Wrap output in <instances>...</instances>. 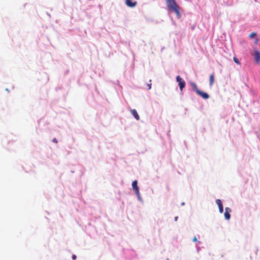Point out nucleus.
Segmentation results:
<instances>
[{
    "mask_svg": "<svg viewBox=\"0 0 260 260\" xmlns=\"http://www.w3.org/2000/svg\"><path fill=\"white\" fill-rule=\"evenodd\" d=\"M167 7L169 9L174 11L177 15L178 18L180 17V13L178 7L175 0H166Z\"/></svg>",
    "mask_w": 260,
    "mask_h": 260,
    "instance_id": "f257e3e1",
    "label": "nucleus"
},
{
    "mask_svg": "<svg viewBox=\"0 0 260 260\" xmlns=\"http://www.w3.org/2000/svg\"><path fill=\"white\" fill-rule=\"evenodd\" d=\"M176 81L178 83L180 90L182 91L185 85L184 80L180 76H177L176 77Z\"/></svg>",
    "mask_w": 260,
    "mask_h": 260,
    "instance_id": "f03ea898",
    "label": "nucleus"
},
{
    "mask_svg": "<svg viewBox=\"0 0 260 260\" xmlns=\"http://www.w3.org/2000/svg\"><path fill=\"white\" fill-rule=\"evenodd\" d=\"M254 57L255 62L258 63L260 61V52L258 50H254Z\"/></svg>",
    "mask_w": 260,
    "mask_h": 260,
    "instance_id": "7ed1b4c3",
    "label": "nucleus"
},
{
    "mask_svg": "<svg viewBox=\"0 0 260 260\" xmlns=\"http://www.w3.org/2000/svg\"><path fill=\"white\" fill-rule=\"evenodd\" d=\"M231 212V209L229 207H226L225 208V212H224V217L225 219L229 220L231 217L230 212Z\"/></svg>",
    "mask_w": 260,
    "mask_h": 260,
    "instance_id": "20e7f679",
    "label": "nucleus"
},
{
    "mask_svg": "<svg viewBox=\"0 0 260 260\" xmlns=\"http://www.w3.org/2000/svg\"><path fill=\"white\" fill-rule=\"evenodd\" d=\"M197 94L201 96L204 99H208L209 97L208 94L206 92L198 90Z\"/></svg>",
    "mask_w": 260,
    "mask_h": 260,
    "instance_id": "39448f33",
    "label": "nucleus"
},
{
    "mask_svg": "<svg viewBox=\"0 0 260 260\" xmlns=\"http://www.w3.org/2000/svg\"><path fill=\"white\" fill-rule=\"evenodd\" d=\"M138 182H137V180H135L132 183V187H133V190H134L135 191V193H138L139 192V188L138 186Z\"/></svg>",
    "mask_w": 260,
    "mask_h": 260,
    "instance_id": "423d86ee",
    "label": "nucleus"
},
{
    "mask_svg": "<svg viewBox=\"0 0 260 260\" xmlns=\"http://www.w3.org/2000/svg\"><path fill=\"white\" fill-rule=\"evenodd\" d=\"M216 203L218 206L219 212L222 213L223 212V207L221 201L220 199H217L216 201Z\"/></svg>",
    "mask_w": 260,
    "mask_h": 260,
    "instance_id": "0eeeda50",
    "label": "nucleus"
},
{
    "mask_svg": "<svg viewBox=\"0 0 260 260\" xmlns=\"http://www.w3.org/2000/svg\"><path fill=\"white\" fill-rule=\"evenodd\" d=\"M125 4L128 7L133 8L136 6L137 2H132L131 0H126Z\"/></svg>",
    "mask_w": 260,
    "mask_h": 260,
    "instance_id": "6e6552de",
    "label": "nucleus"
},
{
    "mask_svg": "<svg viewBox=\"0 0 260 260\" xmlns=\"http://www.w3.org/2000/svg\"><path fill=\"white\" fill-rule=\"evenodd\" d=\"M131 114L133 115V116L137 120H139L140 117L135 109H132L131 110Z\"/></svg>",
    "mask_w": 260,
    "mask_h": 260,
    "instance_id": "1a4fd4ad",
    "label": "nucleus"
},
{
    "mask_svg": "<svg viewBox=\"0 0 260 260\" xmlns=\"http://www.w3.org/2000/svg\"><path fill=\"white\" fill-rule=\"evenodd\" d=\"M191 85L193 89L196 91V93H197L198 90H200L198 89L197 85L194 83H191Z\"/></svg>",
    "mask_w": 260,
    "mask_h": 260,
    "instance_id": "9d476101",
    "label": "nucleus"
},
{
    "mask_svg": "<svg viewBox=\"0 0 260 260\" xmlns=\"http://www.w3.org/2000/svg\"><path fill=\"white\" fill-rule=\"evenodd\" d=\"M214 81V77L213 74L210 76V85H212Z\"/></svg>",
    "mask_w": 260,
    "mask_h": 260,
    "instance_id": "9b49d317",
    "label": "nucleus"
},
{
    "mask_svg": "<svg viewBox=\"0 0 260 260\" xmlns=\"http://www.w3.org/2000/svg\"><path fill=\"white\" fill-rule=\"evenodd\" d=\"M137 196V199L138 200L140 201L141 202H143V200H142V197H141V195H140V192H138V193H135Z\"/></svg>",
    "mask_w": 260,
    "mask_h": 260,
    "instance_id": "f8f14e48",
    "label": "nucleus"
},
{
    "mask_svg": "<svg viewBox=\"0 0 260 260\" xmlns=\"http://www.w3.org/2000/svg\"><path fill=\"white\" fill-rule=\"evenodd\" d=\"M233 59H234V61H235V63H236L238 64H240V62L239 61V59L237 57H234Z\"/></svg>",
    "mask_w": 260,
    "mask_h": 260,
    "instance_id": "ddd939ff",
    "label": "nucleus"
},
{
    "mask_svg": "<svg viewBox=\"0 0 260 260\" xmlns=\"http://www.w3.org/2000/svg\"><path fill=\"white\" fill-rule=\"evenodd\" d=\"M256 35V34L255 32H252L250 36H249V38L252 39L253 38H254L255 36Z\"/></svg>",
    "mask_w": 260,
    "mask_h": 260,
    "instance_id": "4468645a",
    "label": "nucleus"
},
{
    "mask_svg": "<svg viewBox=\"0 0 260 260\" xmlns=\"http://www.w3.org/2000/svg\"><path fill=\"white\" fill-rule=\"evenodd\" d=\"M147 86L148 87V89H150L151 88V83L148 84Z\"/></svg>",
    "mask_w": 260,
    "mask_h": 260,
    "instance_id": "2eb2a0df",
    "label": "nucleus"
},
{
    "mask_svg": "<svg viewBox=\"0 0 260 260\" xmlns=\"http://www.w3.org/2000/svg\"><path fill=\"white\" fill-rule=\"evenodd\" d=\"M72 258L73 259H75L76 258V256L74 254L72 255Z\"/></svg>",
    "mask_w": 260,
    "mask_h": 260,
    "instance_id": "dca6fc26",
    "label": "nucleus"
},
{
    "mask_svg": "<svg viewBox=\"0 0 260 260\" xmlns=\"http://www.w3.org/2000/svg\"><path fill=\"white\" fill-rule=\"evenodd\" d=\"M193 242H197V239L196 237H194L193 239Z\"/></svg>",
    "mask_w": 260,
    "mask_h": 260,
    "instance_id": "f3484780",
    "label": "nucleus"
},
{
    "mask_svg": "<svg viewBox=\"0 0 260 260\" xmlns=\"http://www.w3.org/2000/svg\"><path fill=\"white\" fill-rule=\"evenodd\" d=\"M53 142H55V143H57V140L55 138H54L53 139Z\"/></svg>",
    "mask_w": 260,
    "mask_h": 260,
    "instance_id": "a211bd4d",
    "label": "nucleus"
},
{
    "mask_svg": "<svg viewBox=\"0 0 260 260\" xmlns=\"http://www.w3.org/2000/svg\"><path fill=\"white\" fill-rule=\"evenodd\" d=\"M178 216H176V217H175V221H176L178 220Z\"/></svg>",
    "mask_w": 260,
    "mask_h": 260,
    "instance_id": "6ab92c4d",
    "label": "nucleus"
},
{
    "mask_svg": "<svg viewBox=\"0 0 260 260\" xmlns=\"http://www.w3.org/2000/svg\"><path fill=\"white\" fill-rule=\"evenodd\" d=\"M258 41V39H256L255 43L256 44V43H257Z\"/></svg>",
    "mask_w": 260,
    "mask_h": 260,
    "instance_id": "aec40b11",
    "label": "nucleus"
},
{
    "mask_svg": "<svg viewBox=\"0 0 260 260\" xmlns=\"http://www.w3.org/2000/svg\"><path fill=\"white\" fill-rule=\"evenodd\" d=\"M197 250L199 251V250H200V248H199V247L197 246Z\"/></svg>",
    "mask_w": 260,
    "mask_h": 260,
    "instance_id": "412c9836",
    "label": "nucleus"
},
{
    "mask_svg": "<svg viewBox=\"0 0 260 260\" xmlns=\"http://www.w3.org/2000/svg\"><path fill=\"white\" fill-rule=\"evenodd\" d=\"M184 205V202L181 203V205Z\"/></svg>",
    "mask_w": 260,
    "mask_h": 260,
    "instance_id": "4be33fe9",
    "label": "nucleus"
}]
</instances>
